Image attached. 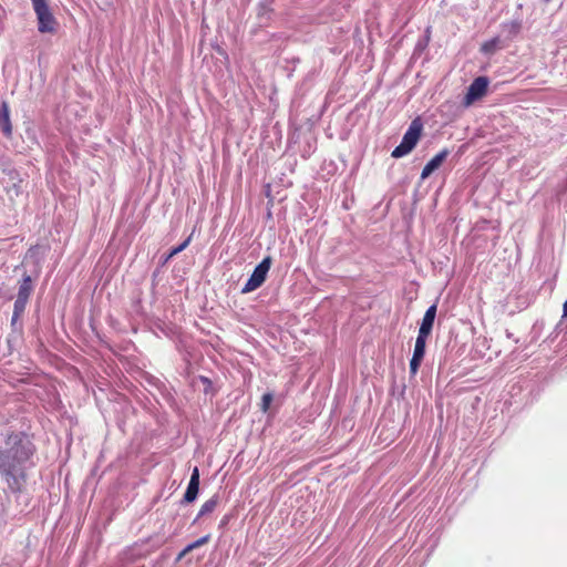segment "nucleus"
Returning <instances> with one entry per match:
<instances>
[{
  "label": "nucleus",
  "instance_id": "3",
  "mask_svg": "<svg viewBox=\"0 0 567 567\" xmlns=\"http://www.w3.org/2000/svg\"><path fill=\"white\" fill-rule=\"evenodd\" d=\"M272 265L271 257H265L261 259L260 264H258L252 270L251 275L248 277L246 285L241 289L243 292H249L258 289L261 285H264L268 271Z\"/></svg>",
  "mask_w": 567,
  "mask_h": 567
},
{
  "label": "nucleus",
  "instance_id": "20",
  "mask_svg": "<svg viewBox=\"0 0 567 567\" xmlns=\"http://www.w3.org/2000/svg\"><path fill=\"white\" fill-rule=\"evenodd\" d=\"M20 316H16V309L13 310V316H12V322H16V320L19 318Z\"/></svg>",
  "mask_w": 567,
  "mask_h": 567
},
{
  "label": "nucleus",
  "instance_id": "1",
  "mask_svg": "<svg viewBox=\"0 0 567 567\" xmlns=\"http://www.w3.org/2000/svg\"><path fill=\"white\" fill-rule=\"evenodd\" d=\"M8 444H11L10 449L0 452V472L17 482L20 474L18 467L30 457L33 450L29 441L18 439L17 435L10 436Z\"/></svg>",
  "mask_w": 567,
  "mask_h": 567
},
{
  "label": "nucleus",
  "instance_id": "21",
  "mask_svg": "<svg viewBox=\"0 0 567 567\" xmlns=\"http://www.w3.org/2000/svg\"><path fill=\"white\" fill-rule=\"evenodd\" d=\"M545 2H550V0H544Z\"/></svg>",
  "mask_w": 567,
  "mask_h": 567
},
{
  "label": "nucleus",
  "instance_id": "11",
  "mask_svg": "<svg viewBox=\"0 0 567 567\" xmlns=\"http://www.w3.org/2000/svg\"><path fill=\"white\" fill-rule=\"evenodd\" d=\"M0 128L6 136H10L12 134V124L7 102H2L0 106Z\"/></svg>",
  "mask_w": 567,
  "mask_h": 567
},
{
  "label": "nucleus",
  "instance_id": "16",
  "mask_svg": "<svg viewBox=\"0 0 567 567\" xmlns=\"http://www.w3.org/2000/svg\"><path fill=\"white\" fill-rule=\"evenodd\" d=\"M522 29V23L517 21H513L509 23V31L514 34H517L519 30Z\"/></svg>",
  "mask_w": 567,
  "mask_h": 567
},
{
  "label": "nucleus",
  "instance_id": "8",
  "mask_svg": "<svg viewBox=\"0 0 567 567\" xmlns=\"http://www.w3.org/2000/svg\"><path fill=\"white\" fill-rule=\"evenodd\" d=\"M199 486H200V473H199V468L195 467L192 471V475L188 481V487L186 488L185 494H184V501L187 503L196 501L197 495L199 493Z\"/></svg>",
  "mask_w": 567,
  "mask_h": 567
},
{
  "label": "nucleus",
  "instance_id": "5",
  "mask_svg": "<svg viewBox=\"0 0 567 567\" xmlns=\"http://www.w3.org/2000/svg\"><path fill=\"white\" fill-rule=\"evenodd\" d=\"M488 85L489 80L484 78V75H480L477 79L473 80L467 87V93L464 96L463 104L468 106L474 104L475 101L483 99L487 93Z\"/></svg>",
  "mask_w": 567,
  "mask_h": 567
},
{
  "label": "nucleus",
  "instance_id": "17",
  "mask_svg": "<svg viewBox=\"0 0 567 567\" xmlns=\"http://www.w3.org/2000/svg\"><path fill=\"white\" fill-rule=\"evenodd\" d=\"M495 48V41L485 42L482 45V50L484 53H489Z\"/></svg>",
  "mask_w": 567,
  "mask_h": 567
},
{
  "label": "nucleus",
  "instance_id": "9",
  "mask_svg": "<svg viewBox=\"0 0 567 567\" xmlns=\"http://www.w3.org/2000/svg\"><path fill=\"white\" fill-rule=\"evenodd\" d=\"M449 151L442 150L434 157H432L430 162H427L426 165L423 167L421 172V178L424 181V178L431 176L432 172L441 167Z\"/></svg>",
  "mask_w": 567,
  "mask_h": 567
},
{
  "label": "nucleus",
  "instance_id": "13",
  "mask_svg": "<svg viewBox=\"0 0 567 567\" xmlns=\"http://www.w3.org/2000/svg\"><path fill=\"white\" fill-rule=\"evenodd\" d=\"M192 238H193V234L188 235V237L183 241V244H181L176 247H173L171 249V251L167 254V256L165 257L164 261H168L171 258L174 257V255H177V254L184 251V249L187 246H189Z\"/></svg>",
  "mask_w": 567,
  "mask_h": 567
},
{
  "label": "nucleus",
  "instance_id": "7",
  "mask_svg": "<svg viewBox=\"0 0 567 567\" xmlns=\"http://www.w3.org/2000/svg\"><path fill=\"white\" fill-rule=\"evenodd\" d=\"M32 291V279L25 275L20 284L18 296L16 299V316H21L28 303L30 293Z\"/></svg>",
  "mask_w": 567,
  "mask_h": 567
},
{
  "label": "nucleus",
  "instance_id": "18",
  "mask_svg": "<svg viewBox=\"0 0 567 567\" xmlns=\"http://www.w3.org/2000/svg\"><path fill=\"white\" fill-rule=\"evenodd\" d=\"M192 550H193V546H190V544H188L187 546H185V548L182 551H179L177 559L184 558L186 556V554H188Z\"/></svg>",
  "mask_w": 567,
  "mask_h": 567
},
{
  "label": "nucleus",
  "instance_id": "14",
  "mask_svg": "<svg viewBox=\"0 0 567 567\" xmlns=\"http://www.w3.org/2000/svg\"><path fill=\"white\" fill-rule=\"evenodd\" d=\"M274 400V394L272 393H264L262 395V401H261V410L264 412H267L270 403L272 402Z\"/></svg>",
  "mask_w": 567,
  "mask_h": 567
},
{
  "label": "nucleus",
  "instance_id": "15",
  "mask_svg": "<svg viewBox=\"0 0 567 567\" xmlns=\"http://www.w3.org/2000/svg\"><path fill=\"white\" fill-rule=\"evenodd\" d=\"M209 538H210L209 536H204V537L196 539L194 543L190 544V546H193V550L196 547L207 544Z\"/></svg>",
  "mask_w": 567,
  "mask_h": 567
},
{
  "label": "nucleus",
  "instance_id": "12",
  "mask_svg": "<svg viewBox=\"0 0 567 567\" xmlns=\"http://www.w3.org/2000/svg\"><path fill=\"white\" fill-rule=\"evenodd\" d=\"M220 502V496L215 494L200 506L197 518L204 517L206 514H210L216 511Z\"/></svg>",
  "mask_w": 567,
  "mask_h": 567
},
{
  "label": "nucleus",
  "instance_id": "4",
  "mask_svg": "<svg viewBox=\"0 0 567 567\" xmlns=\"http://www.w3.org/2000/svg\"><path fill=\"white\" fill-rule=\"evenodd\" d=\"M39 21L40 32H53L55 20L50 12L47 0H31Z\"/></svg>",
  "mask_w": 567,
  "mask_h": 567
},
{
  "label": "nucleus",
  "instance_id": "2",
  "mask_svg": "<svg viewBox=\"0 0 567 567\" xmlns=\"http://www.w3.org/2000/svg\"><path fill=\"white\" fill-rule=\"evenodd\" d=\"M422 130L423 124L421 118H414L413 122H411L408 132L401 140V143L392 151L391 156L399 158L409 155V153L414 150L419 143V140L422 137Z\"/></svg>",
  "mask_w": 567,
  "mask_h": 567
},
{
  "label": "nucleus",
  "instance_id": "6",
  "mask_svg": "<svg viewBox=\"0 0 567 567\" xmlns=\"http://www.w3.org/2000/svg\"><path fill=\"white\" fill-rule=\"evenodd\" d=\"M426 336L419 332L414 342V351L412 359L410 360V373L416 374L421 367L422 360L424 359L426 351Z\"/></svg>",
  "mask_w": 567,
  "mask_h": 567
},
{
  "label": "nucleus",
  "instance_id": "19",
  "mask_svg": "<svg viewBox=\"0 0 567 567\" xmlns=\"http://www.w3.org/2000/svg\"><path fill=\"white\" fill-rule=\"evenodd\" d=\"M563 317H567V299H566V301L563 303Z\"/></svg>",
  "mask_w": 567,
  "mask_h": 567
},
{
  "label": "nucleus",
  "instance_id": "10",
  "mask_svg": "<svg viewBox=\"0 0 567 567\" xmlns=\"http://www.w3.org/2000/svg\"><path fill=\"white\" fill-rule=\"evenodd\" d=\"M437 315V305H431L429 309L425 310L424 317L421 321V328L419 332L429 337L432 333L433 323L435 321V317Z\"/></svg>",
  "mask_w": 567,
  "mask_h": 567
}]
</instances>
